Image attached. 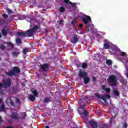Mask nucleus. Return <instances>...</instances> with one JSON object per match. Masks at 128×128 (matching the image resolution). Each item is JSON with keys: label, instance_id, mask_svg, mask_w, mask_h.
I'll return each mask as SVG.
<instances>
[{"label": "nucleus", "instance_id": "nucleus-49", "mask_svg": "<svg viewBox=\"0 0 128 128\" xmlns=\"http://www.w3.org/2000/svg\"><path fill=\"white\" fill-rule=\"evenodd\" d=\"M72 24H74V22H72Z\"/></svg>", "mask_w": 128, "mask_h": 128}, {"label": "nucleus", "instance_id": "nucleus-9", "mask_svg": "<svg viewBox=\"0 0 128 128\" xmlns=\"http://www.w3.org/2000/svg\"><path fill=\"white\" fill-rule=\"evenodd\" d=\"M84 108H86V104H83L78 110V112L80 114H84Z\"/></svg>", "mask_w": 128, "mask_h": 128}, {"label": "nucleus", "instance_id": "nucleus-33", "mask_svg": "<svg viewBox=\"0 0 128 128\" xmlns=\"http://www.w3.org/2000/svg\"><path fill=\"white\" fill-rule=\"evenodd\" d=\"M18 54H20V52H14L13 53V56H18Z\"/></svg>", "mask_w": 128, "mask_h": 128}, {"label": "nucleus", "instance_id": "nucleus-34", "mask_svg": "<svg viewBox=\"0 0 128 128\" xmlns=\"http://www.w3.org/2000/svg\"><path fill=\"white\" fill-rule=\"evenodd\" d=\"M1 50H6V46L4 45H2L0 46Z\"/></svg>", "mask_w": 128, "mask_h": 128}, {"label": "nucleus", "instance_id": "nucleus-5", "mask_svg": "<svg viewBox=\"0 0 128 128\" xmlns=\"http://www.w3.org/2000/svg\"><path fill=\"white\" fill-rule=\"evenodd\" d=\"M32 94H34V96L32 95H30L29 98L31 102H34V100H36V98L38 96V92L36 90H32Z\"/></svg>", "mask_w": 128, "mask_h": 128}, {"label": "nucleus", "instance_id": "nucleus-23", "mask_svg": "<svg viewBox=\"0 0 128 128\" xmlns=\"http://www.w3.org/2000/svg\"><path fill=\"white\" fill-rule=\"evenodd\" d=\"M121 56L123 58H126V56H128V54H126V52H122L121 53Z\"/></svg>", "mask_w": 128, "mask_h": 128}, {"label": "nucleus", "instance_id": "nucleus-7", "mask_svg": "<svg viewBox=\"0 0 128 128\" xmlns=\"http://www.w3.org/2000/svg\"><path fill=\"white\" fill-rule=\"evenodd\" d=\"M82 22H84V24H88L89 22H92V19L90 18V17L88 16H85L82 18Z\"/></svg>", "mask_w": 128, "mask_h": 128}, {"label": "nucleus", "instance_id": "nucleus-47", "mask_svg": "<svg viewBox=\"0 0 128 128\" xmlns=\"http://www.w3.org/2000/svg\"><path fill=\"white\" fill-rule=\"evenodd\" d=\"M0 38H2V34L0 33Z\"/></svg>", "mask_w": 128, "mask_h": 128}, {"label": "nucleus", "instance_id": "nucleus-18", "mask_svg": "<svg viewBox=\"0 0 128 128\" xmlns=\"http://www.w3.org/2000/svg\"><path fill=\"white\" fill-rule=\"evenodd\" d=\"M106 64L108 66H112V62L111 60H107Z\"/></svg>", "mask_w": 128, "mask_h": 128}, {"label": "nucleus", "instance_id": "nucleus-27", "mask_svg": "<svg viewBox=\"0 0 128 128\" xmlns=\"http://www.w3.org/2000/svg\"><path fill=\"white\" fill-rule=\"evenodd\" d=\"M122 62L123 64H128V58L124 59L122 60Z\"/></svg>", "mask_w": 128, "mask_h": 128}, {"label": "nucleus", "instance_id": "nucleus-32", "mask_svg": "<svg viewBox=\"0 0 128 128\" xmlns=\"http://www.w3.org/2000/svg\"><path fill=\"white\" fill-rule=\"evenodd\" d=\"M2 34L3 36H6V31L4 30H3L2 31Z\"/></svg>", "mask_w": 128, "mask_h": 128}, {"label": "nucleus", "instance_id": "nucleus-31", "mask_svg": "<svg viewBox=\"0 0 128 128\" xmlns=\"http://www.w3.org/2000/svg\"><path fill=\"white\" fill-rule=\"evenodd\" d=\"M7 44L8 46H11V48H14V44H12V42H8Z\"/></svg>", "mask_w": 128, "mask_h": 128}, {"label": "nucleus", "instance_id": "nucleus-26", "mask_svg": "<svg viewBox=\"0 0 128 128\" xmlns=\"http://www.w3.org/2000/svg\"><path fill=\"white\" fill-rule=\"evenodd\" d=\"M88 68V64L86 63L83 64L82 65V68L84 69V68Z\"/></svg>", "mask_w": 128, "mask_h": 128}, {"label": "nucleus", "instance_id": "nucleus-12", "mask_svg": "<svg viewBox=\"0 0 128 128\" xmlns=\"http://www.w3.org/2000/svg\"><path fill=\"white\" fill-rule=\"evenodd\" d=\"M11 118L14 120H18V118H20V117H18V114L14 113L12 114V115L11 116Z\"/></svg>", "mask_w": 128, "mask_h": 128}, {"label": "nucleus", "instance_id": "nucleus-19", "mask_svg": "<svg viewBox=\"0 0 128 128\" xmlns=\"http://www.w3.org/2000/svg\"><path fill=\"white\" fill-rule=\"evenodd\" d=\"M114 94L116 96H120V92L118 90H114Z\"/></svg>", "mask_w": 128, "mask_h": 128}, {"label": "nucleus", "instance_id": "nucleus-4", "mask_svg": "<svg viewBox=\"0 0 128 128\" xmlns=\"http://www.w3.org/2000/svg\"><path fill=\"white\" fill-rule=\"evenodd\" d=\"M20 70H19V69H18V68L16 67H14V70L12 71H10L8 73H6V74L7 76H15L16 74H19V72H20Z\"/></svg>", "mask_w": 128, "mask_h": 128}, {"label": "nucleus", "instance_id": "nucleus-36", "mask_svg": "<svg viewBox=\"0 0 128 128\" xmlns=\"http://www.w3.org/2000/svg\"><path fill=\"white\" fill-rule=\"evenodd\" d=\"M7 12H8L9 14H12V11L8 8L7 9Z\"/></svg>", "mask_w": 128, "mask_h": 128}, {"label": "nucleus", "instance_id": "nucleus-11", "mask_svg": "<svg viewBox=\"0 0 128 128\" xmlns=\"http://www.w3.org/2000/svg\"><path fill=\"white\" fill-rule=\"evenodd\" d=\"M88 76V74H86V72H82L80 71V73L79 74V76L80 78H86Z\"/></svg>", "mask_w": 128, "mask_h": 128}, {"label": "nucleus", "instance_id": "nucleus-8", "mask_svg": "<svg viewBox=\"0 0 128 128\" xmlns=\"http://www.w3.org/2000/svg\"><path fill=\"white\" fill-rule=\"evenodd\" d=\"M0 106H1L0 112H6V109L4 108V105L2 104V100L1 98H0Z\"/></svg>", "mask_w": 128, "mask_h": 128}, {"label": "nucleus", "instance_id": "nucleus-48", "mask_svg": "<svg viewBox=\"0 0 128 128\" xmlns=\"http://www.w3.org/2000/svg\"><path fill=\"white\" fill-rule=\"evenodd\" d=\"M103 128H106V126H105Z\"/></svg>", "mask_w": 128, "mask_h": 128}, {"label": "nucleus", "instance_id": "nucleus-29", "mask_svg": "<svg viewBox=\"0 0 128 128\" xmlns=\"http://www.w3.org/2000/svg\"><path fill=\"white\" fill-rule=\"evenodd\" d=\"M26 113L22 114V118H26Z\"/></svg>", "mask_w": 128, "mask_h": 128}, {"label": "nucleus", "instance_id": "nucleus-43", "mask_svg": "<svg viewBox=\"0 0 128 128\" xmlns=\"http://www.w3.org/2000/svg\"><path fill=\"white\" fill-rule=\"evenodd\" d=\"M92 80H93V82H96V78L93 77Z\"/></svg>", "mask_w": 128, "mask_h": 128}, {"label": "nucleus", "instance_id": "nucleus-16", "mask_svg": "<svg viewBox=\"0 0 128 128\" xmlns=\"http://www.w3.org/2000/svg\"><path fill=\"white\" fill-rule=\"evenodd\" d=\"M102 90H106V92H110V90L108 88H106V86H102Z\"/></svg>", "mask_w": 128, "mask_h": 128}, {"label": "nucleus", "instance_id": "nucleus-50", "mask_svg": "<svg viewBox=\"0 0 128 128\" xmlns=\"http://www.w3.org/2000/svg\"><path fill=\"white\" fill-rule=\"evenodd\" d=\"M110 122L112 124V120Z\"/></svg>", "mask_w": 128, "mask_h": 128}, {"label": "nucleus", "instance_id": "nucleus-39", "mask_svg": "<svg viewBox=\"0 0 128 128\" xmlns=\"http://www.w3.org/2000/svg\"><path fill=\"white\" fill-rule=\"evenodd\" d=\"M84 114L85 116H88V112L86 111H84Z\"/></svg>", "mask_w": 128, "mask_h": 128}, {"label": "nucleus", "instance_id": "nucleus-30", "mask_svg": "<svg viewBox=\"0 0 128 128\" xmlns=\"http://www.w3.org/2000/svg\"><path fill=\"white\" fill-rule=\"evenodd\" d=\"M65 9L64 7H61L60 8V12H64Z\"/></svg>", "mask_w": 128, "mask_h": 128}, {"label": "nucleus", "instance_id": "nucleus-14", "mask_svg": "<svg viewBox=\"0 0 128 128\" xmlns=\"http://www.w3.org/2000/svg\"><path fill=\"white\" fill-rule=\"evenodd\" d=\"M90 124H91L93 128H98V124L96 123V122H93V121H90Z\"/></svg>", "mask_w": 128, "mask_h": 128}, {"label": "nucleus", "instance_id": "nucleus-46", "mask_svg": "<svg viewBox=\"0 0 128 128\" xmlns=\"http://www.w3.org/2000/svg\"><path fill=\"white\" fill-rule=\"evenodd\" d=\"M31 20H30V18H28V21L29 22H31Z\"/></svg>", "mask_w": 128, "mask_h": 128}, {"label": "nucleus", "instance_id": "nucleus-37", "mask_svg": "<svg viewBox=\"0 0 128 128\" xmlns=\"http://www.w3.org/2000/svg\"><path fill=\"white\" fill-rule=\"evenodd\" d=\"M128 128V124L124 123L123 126V128Z\"/></svg>", "mask_w": 128, "mask_h": 128}, {"label": "nucleus", "instance_id": "nucleus-15", "mask_svg": "<svg viewBox=\"0 0 128 128\" xmlns=\"http://www.w3.org/2000/svg\"><path fill=\"white\" fill-rule=\"evenodd\" d=\"M90 78H88V77L85 78L84 79V84H88V82H90Z\"/></svg>", "mask_w": 128, "mask_h": 128}, {"label": "nucleus", "instance_id": "nucleus-2", "mask_svg": "<svg viewBox=\"0 0 128 128\" xmlns=\"http://www.w3.org/2000/svg\"><path fill=\"white\" fill-rule=\"evenodd\" d=\"M108 82L112 86H116L117 81H116V76H110L108 78Z\"/></svg>", "mask_w": 128, "mask_h": 128}, {"label": "nucleus", "instance_id": "nucleus-45", "mask_svg": "<svg viewBox=\"0 0 128 128\" xmlns=\"http://www.w3.org/2000/svg\"><path fill=\"white\" fill-rule=\"evenodd\" d=\"M62 22H62V20H60V24H62Z\"/></svg>", "mask_w": 128, "mask_h": 128}, {"label": "nucleus", "instance_id": "nucleus-44", "mask_svg": "<svg viewBox=\"0 0 128 128\" xmlns=\"http://www.w3.org/2000/svg\"><path fill=\"white\" fill-rule=\"evenodd\" d=\"M84 25L82 24H80L79 25V28H82V26H83Z\"/></svg>", "mask_w": 128, "mask_h": 128}, {"label": "nucleus", "instance_id": "nucleus-22", "mask_svg": "<svg viewBox=\"0 0 128 128\" xmlns=\"http://www.w3.org/2000/svg\"><path fill=\"white\" fill-rule=\"evenodd\" d=\"M104 48H106V50H108V48H110V45L106 43L104 44Z\"/></svg>", "mask_w": 128, "mask_h": 128}, {"label": "nucleus", "instance_id": "nucleus-42", "mask_svg": "<svg viewBox=\"0 0 128 128\" xmlns=\"http://www.w3.org/2000/svg\"><path fill=\"white\" fill-rule=\"evenodd\" d=\"M16 102L17 104H20V100L16 99Z\"/></svg>", "mask_w": 128, "mask_h": 128}, {"label": "nucleus", "instance_id": "nucleus-3", "mask_svg": "<svg viewBox=\"0 0 128 128\" xmlns=\"http://www.w3.org/2000/svg\"><path fill=\"white\" fill-rule=\"evenodd\" d=\"M38 30V26H36L32 29V31L30 30H28L26 32V36L30 38L33 36L34 32H35L36 30Z\"/></svg>", "mask_w": 128, "mask_h": 128}, {"label": "nucleus", "instance_id": "nucleus-24", "mask_svg": "<svg viewBox=\"0 0 128 128\" xmlns=\"http://www.w3.org/2000/svg\"><path fill=\"white\" fill-rule=\"evenodd\" d=\"M18 36H26V32L18 33Z\"/></svg>", "mask_w": 128, "mask_h": 128}, {"label": "nucleus", "instance_id": "nucleus-35", "mask_svg": "<svg viewBox=\"0 0 128 128\" xmlns=\"http://www.w3.org/2000/svg\"><path fill=\"white\" fill-rule=\"evenodd\" d=\"M45 102H50V99L46 98L44 100Z\"/></svg>", "mask_w": 128, "mask_h": 128}, {"label": "nucleus", "instance_id": "nucleus-25", "mask_svg": "<svg viewBox=\"0 0 128 128\" xmlns=\"http://www.w3.org/2000/svg\"><path fill=\"white\" fill-rule=\"evenodd\" d=\"M2 84H0V94H3V92L2 91Z\"/></svg>", "mask_w": 128, "mask_h": 128}, {"label": "nucleus", "instance_id": "nucleus-38", "mask_svg": "<svg viewBox=\"0 0 128 128\" xmlns=\"http://www.w3.org/2000/svg\"><path fill=\"white\" fill-rule=\"evenodd\" d=\"M26 52H28V50L26 49H24V50H23V54H26Z\"/></svg>", "mask_w": 128, "mask_h": 128}, {"label": "nucleus", "instance_id": "nucleus-21", "mask_svg": "<svg viewBox=\"0 0 128 128\" xmlns=\"http://www.w3.org/2000/svg\"><path fill=\"white\" fill-rule=\"evenodd\" d=\"M7 102H8V104H10V106H14V102L11 100H8L7 101Z\"/></svg>", "mask_w": 128, "mask_h": 128}, {"label": "nucleus", "instance_id": "nucleus-17", "mask_svg": "<svg viewBox=\"0 0 128 128\" xmlns=\"http://www.w3.org/2000/svg\"><path fill=\"white\" fill-rule=\"evenodd\" d=\"M64 2L65 4H72V6H76V4H72L71 2H70V0H64Z\"/></svg>", "mask_w": 128, "mask_h": 128}, {"label": "nucleus", "instance_id": "nucleus-6", "mask_svg": "<svg viewBox=\"0 0 128 128\" xmlns=\"http://www.w3.org/2000/svg\"><path fill=\"white\" fill-rule=\"evenodd\" d=\"M4 86L5 88H10L12 86V80L10 79H8L7 80H4L3 81Z\"/></svg>", "mask_w": 128, "mask_h": 128}, {"label": "nucleus", "instance_id": "nucleus-13", "mask_svg": "<svg viewBox=\"0 0 128 128\" xmlns=\"http://www.w3.org/2000/svg\"><path fill=\"white\" fill-rule=\"evenodd\" d=\"M41 68H42L43 70L46 72V70H48V66L47 64H45L44 65L41 66Z\"/></svg>", "mask_w": 128, "mask_h": 128}, {"label": "nucleus", "instance_id": "nucleus-1", "mask_svg": "<svg viewBox=\"0 0 128 128\" xmlns=\"http://www.w3.org/2000/svg\"><path fill=\"white\" fill-rule=\"evenodd\" d=\"M96 96L98 98H100V100H104L106 104H108L106 100H109L110 98V94H106V95H104L102 96H100L98 94H96Z\"/></svg>", "mask_w": 128, "mask_h": 128}, {"label": "nucleus", "instance_id": "nucleus-41", "mask_svg": "<svg viewBox=\"0 0 128 128\" xmlns=\"http://www.w3.org/2000/svg\"><path fill=\"white\" fill-rule=\"evenodd\" d=\"M114 50H116L117 52H118V50H120V49L117 47H116L114 49Z\"/></svg>", "mask_w": 128, "mask_h": 128}, {"label": "nucleus", "instance_id": "nucleus-28", "mask_svg": "<svg viewBox=\"0 0 128 128\" xmlns=\"http://www.w3.org/2000/svg\"><path fill=\"white\" fill-rule=\"evenodd\" d=\"M126 72H125L124 74L126 76L127 78H128V68L126 65Z\"/></svg>", "mask_w": 128, "mask_h": 128}, {"label": "nucleus", "instance_id": "nucleus-40", "mask_svg": "<svg viewBox=\"0 0 128 128\" xmlns=\"http://www.w3.org/2000/svg\"><path fill=\"white\" fill-rule=\"evenodd\" d=\"M3 18H8V16L7 15L4 14L3 15Z\"/></svg>", "mask_w": 128, "mask_h": 128}, {"label": "nucleus", "instance_id": "nucleus-10", "mask_svg": "<svg viewBox=\"0 0 128 128\" xmlns=\"http://www.w3.org/2000/svg\"><path fill=\"white\" fill-rule=\"evenodd\" d=\"M78 36H76L72 39L71 42L72 44H76L78 42Z\"/></svg>", "mask_w": 128, "mask_h": 128}, {"label": "nucleus", "instance_id": "nucleus-20", "mask_svg": "<svg viewBox=\"0 0 128 128\" xmlns=\"http://www.w3.org/2000/svg\"><path fill=\"white\" fill-rule=\"evenodd\" d=\"M18 44H22V39L18 38L16 40Z\"/></svg>", "mask_w": 128, "mask_h": 128}]
</instances>
